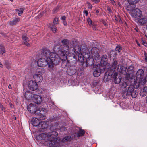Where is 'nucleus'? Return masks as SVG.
<instances>
[{
  "label": "nucleus",
  "mask_w": 147,
  "mask_h": 147,
  "mask_svg": "<svg viewBox=\"0 0 147 147\" xmlns=\"http://www.w3.org/2000/svg\"><path fill=\"white\" fill-rule=\"evenodd\" d=\"M33 78L36 83L37 82H41L43 78L42 76L40 74H36L33 76Z\"/></svg>",
  "instance_id": "obj_15"
},
{
  "label": "nucleus",
  "mask_w": 147,
  "mask_h": 147,
  "mask_svg": "<svg viewBox=\"0 0 147 147\" xmlns=\"http://www.w3.org/2000/svg\"><path fill=\"white\" fill-rule=\"evenodd\" d=\"M50 27L53 32L55 33L57 32V28L53 24L50 25Z\"/></svg>",
  "instance_id": "obj_29"
},
{
  "label": "nucleus",
  "mask_w": 147,
  "mask_h": 147,
  "mask_svg": "<svg viewBox=\"0 0 147 147\" xmlns=\"http://www.w3.org/2000/svg\"><path fill=\"white\" fill-rule=\"evenodd\" d=\"M0 107L2 111L4 112H5V108L1 103H0Z\"/></svg>",
  "instance_id": "obj_38"
},
{
  "label": "nucleus",
  "mask_w": 147,
  "mask_h": 147,
  "mask_svg": "<svg viewBox=\"0 0 147 147\" xmlns=\"http://www.w3.org/2000/svg\"><path fill=\"white\" fill-rule=\"evenodd\" d=\"M145 61L147 62V57H146V58L145 59Z\"/></svg>",
  "instance_id": "obj_53"
},
{
  "label": "nucleus",
  "mask_w": 147,
  "mask_h": 147,
  "mask_svg": "<svg viewBox=\"0 0 147 147\" xmlns=\"http://www.w3.org/2000/svg\"><path fill=\"white\" fill-rule=\"evenodd\" d=\"M122 49V47L119 45H118L117 46L116 48H115V50L117 51H118V52H119L121 51V50Z\"/></svg>",
  "instance_id": "obj_34"
},
{
  "label": "nucleus",
  "mask_w": 147,
  "mask_h": 147,
  "mask_svg": "<svg viewBox=\"0 0 147 147\" xmlns=\"http://www.w3.org/2000/svg\"><path fill=\"white\" fill-rule=\"evenodd\" d=\"M147 93V87L145 86L141 89L140 92V94L141 96L144 97L146 95Z\"/></svg>",
  "instance_id": "obj_17"
},
{
  "label": "nucleus",
  "mask_w": 147,
  "mask_h": 147,
  "mask_svg": "<svg viewBox=\"0 0 147 147\" xmlns=\"http://www.w3.org/2000/svg\"><path fill=\"white\" fill-rule=\"evenodd\" d=\"M84 13L86 14V16H87L88 15V11L86 10H84Z\"/></svg>",
  "instance_id": "obj_46"
},
{
  "label": "nucleus",
  "mask_w": 147,
  "mask_h": 147,
  "mask_svg": "<svg viewBox=\"0 0 147 147\" xmlns=\"http://www.w3.org/2000/svg\"><path fill=\"white\" fill-rule=\"evenodd\" d=\"M129 5L127 6V10L131 11L136 7V4L139 1V0H127Z\"/></svg>",
  "instance_id": "obj_11"
},
{
  "label": "nucleus",
  "mask_w": 147,
  "mask_h": 147,
  "mask_svg": "<svg viewBox=\"0 0 147 147\" xmlns=\"http://www.w3.org/2000/svg\"><path fill=\"white\" fill-rule=\"evenodd\" d=\"M76 68V67L75 66H71L69 67L67 69V71L69 72V71H70V73L68 74V75L71 76L74 74L76 72V70L75 69H73L71 70V69Z\"/></svg>",
  "instance_id": "obj_21"
},
{
  "label": "nucleus",
  "mask_w": 147,
  "mask_h": 147,
  "mask_svg": "<svg viewBox=\"0 0 147 147\" xmlns=\"http://www.w3.org/2000/svg\"><path fill=\"white\" fill-rule=\"evenodd\" d=\"M24 44H25L26 46H27L28 47H29L30 46V45L29 43H28V42H26L24 43Z\"/></svg>",
  "instance_id": "obj_44"
},
{
  "label": "nucleus",
  "mask_w": 147,
  "mask_h": 147,
  "mask_svg": "<svg viewBox=\"0 0 147 147\" xmlns=\"http://www.w3.org/2000/svg\"><path fill=\"white\" fill-rule=\"evenodd\" d=\"M38 65L40 67H45L48 65V68L49 69H52L54 64L53 62L51 60L48 59V58H42L39 59L37 61Z\"/></svg>",
  "instance_id": "obj_6"
},
{
  "label": "nucleus",
  "mask_w": 147,
  "mask_h": 147,
  "mask_svg": "<svg viewBox=\"0 0 147 147\" xmlns=\"http://www.w3.org/2000/svg\"><path fill=\"white\" fill-rule=\"evenodd\" d=\"M107 10L109 13H112V10L111 8L109 7H107Z\"/></svg>",
  "instance_id": "obj_43"
},
{
  "label": "nucleus",
  "mask_w": 147,
  "mask_h": 147,
  "mask_svg": "<svg viewBox=\"0 0 147 147\" xmlns=\"http://www.w3.org/2000/svg\"><path fill=\"white\" fill-rule=\"evenodd\" d=\"M31 123L34 126H39L40 129H43L47 127V125L45 122H40L38 119L36 118H33L31 119Z\"/></svg>",
  "instance_id": "obj_8"
},
{
  "label": "nucleus",
  "mask_w": 147,
  "mask_h": 147,
  "mask_svg": "<svg viewBox=\"0 0 147 147\" xmlns=\"http://www.w3.org/2000/svg\"><path fill=\"white\" fill-rule=\"evenodd\" d=\"M144 74V71L142 69H139L136 73V77L137 79L143 77Z\"/></svg>",
  "instance_id": "obj_16"
},
{
  "label": "nucleus",
  "mask_w": 147,
  "mask_h": 147,
  "mask_svg": "<svg viewBox=\"0 0 147 147\" xmlns=\"http://www.w3.org/2000/svg\"><path fill=\"white\" fill-rule=\"evenodd\" d=\"M8 88L9 89H11L12 88L10 84L8 86Z\"/></svg>",
  "instance_id": "obj_50"
},
{
  "label": "nucleus",
  "mask_w": 147,
  "mask_h": 147,
  "mask_svg": "<svg viewBox=\"0 0 147 147\" xmlns=\"http://www.w3.org/2000/svg\"><path fill=\"white\" fill-rule=\"evenodd\" d=\"M15 120H16V117H15Z\"/></svg>",
  "instance_id": "obj_60"
},
{
  "label": "nucleus",
  "mask_w": 147,
  "mask_h": 147,
  "mask_svg": "<svg viewBox=\"0 0 147 147\" xmlns=\"http://www.w3.org/2000/svg\"><path fill=\"white\" fill-rule=\"evenodd\" d=\"M87 4H88V8L89 9H92V6L91 4L90 3L88 2H87Z\"/></svg>",
  "instance_id": "obj_39"
},
{
  "label": "nucleus",
  "mask_w": 147,
  "mask_h": 147,
  "mask_svg": "<svg viewBox=\"0 0 147 147\" xmlns=\"http://www.w3.org/2000/svg\"><path fill=\"white\" fill-rule=\"evenodd\" d=\"M111 3L113 5L115 3V1L113 0H110Z\"/></svg>",
  "instance_id": "obj_49"
},
{
  "label": "nucleus",
  "mask_w": 147,
  "mask_h": 147,
  "mask_svg": "<svg viewBox=\"0 0 147 147\" xmlns=\"http://www.w3.org/2000/svg\"><path fill=\"white\" fill-rule=\"evenodd\" d=\"M20 21L19 18H16L13 19V20L10 21L9 22V24L11 26H13L16 24L17 22Z\"/></svg>",
  "instance_id": "obj_23"
},
{
  "label": "nucleus",
  "mask_w": 147,
  "mask_h": 147,
  "mask_svg": "<svg viewBox=\"0 0 147 147\" xmlns=\"http://www.w3.org/2000/svg\"><path fill=\"white\" fill-rule=\"evenodd\" d=\"M91 1L95 3H98L100 1V0H91Z\"/></svg>",
  "instance_id": "obj_42"
},
{
  "label": "nucleus",
  "mask_w": 147,
  "mask_h": 147,
  "mask_svg": "<svg viewBox=\"0 0 147 147\" xmlns=\"http://www.w3.org/2000/svg\"><path fill=\"white\" fill-rule=\"evenodd\" d=\"M36 107L33 104H30L27 106L28 111L31 113H34L35 115L40 116V120L45 119H46V117L44 115L45 113V109L44 108H39L36 109Z\"/></svg>",
  "instance_id": "obj_5"
},
{
  "label": "nucleus",
  "mask_w": 147,
  "mask_h": 147,
  "mask_svg": "<svg viewBox=\"0 0 147 147\" xmlns=\"http://www.w3.org/2000/svg\"><path fill=\"white\" fill-rule=\"evenodd\" d=\"M22 38L24 43L26 42H28L30 41L29 39L25 35H22Z\"/></svg>",
  "instance_id": "obj_31"
},
{
  "label": "nucleus",
  "mask_w": 147,
  "mask_h": 147,
  "mask_svg": "<svg viewBox=\"0 0 147 147\" xmlns=\"http://www.w3.org/2000/svg\"><path fill=\"white\" fill-rule=\"evenodd\" d=\"M133 69V67L132 66H129L127 69L126 67L121 65H119L117 68V71L123 74L125 72L126 74H129V71H132Z\"/></svg>",
  "instance_id": "obj_9"
},
{
  "label": "nucleus",
  "mask_w": 147,
  "mask_h": 147,
  "mask_svg": "<svg viewBox=\"0 0 147 147\" xmlns=\"http://www.w3.org/2000/svg\"><path fill=\"white\" fill-rule=\"evenodd\" d=\"M28 87L29 89L32 90H35L38 88L37 83L35 81L32 80L30 81L29 82Z\"/></svg>",
  "instance_id": "obj_13"
},
{
  "label": "nucleus",
  "mask_w": 147,
  "mask_h": 147,
  "mask_svg": "<svg viewBox=\"0 0 147 147\" xmlns=\"http://www.w3.org/2000/svg\"><path fill=\"white\" fill-rule=\"evenodd\" d=\"M65 19H66V17L65 16H63L61 18V19L64 21H65Z\"/></svg>",
  "instance_id": "obj_47"
},
{
  "label": "nucleus",
  "mask_w": 147,
  "mask_h": 147,
  "mask_svg": "<svg viewBox=\"0 0 147 147\" xmlns=\"http://www.w3.org/2000/svg\"><path fill=\"white\" fill-rule=\"evenodd\" d=\"M107 58L106 55H105L102 56L101 59V63L103 65H105L107 64Z\"/></svg>",
  "instance_id": "obj_20"
},
{
  "label": "nucleus",
  "mask_w": 147,
  "mask_h": 147,
  "mask_svg": "<svg viewBox=\"0 0 147 147\" xmlns=\"http://www.w3.org/2000/svg\"><path fill=\"white\" fill-rule=\"evenodd\" d=\"M108 73V71H107V72H106V74H107V73Z\"/></svg>",
  "instance_id": "obj_58"
},
{
  "label": "nucleus",
  "mask_w": 147,
  "mask_h": 147,
  "mask_svg": "<svg viewBox=\"0 0 147 147\" xmlns=\"http://www.w3.org/2000/svg\"><path fill=\"white\" fill-rule=\"evenodd\" d=\"M92 27L93 28L94 30L96 31L98 30V26L96 25H92Z\"/></svg>",
  "instance_id": "obj_37"
},
{
  "label": "nucleus",
  "mask_w": 147,
  "mask_h": 147,
  "mask_svg": "<svg viewBox=\"0 0 147 147\" xmlns=\"http://www.w3.org/2000/svg\"><path fill=\"white\" fill-rule=\"evenodd\" d=\"M146 78V79L147 80V74L146 75V76L145 77Z\"/></svg>",
  "instance_id": "obj_57"
},
{
  "label": "nucleus",
  "mask_w": 147,
  "mask_h": 147,
  "mask_svg": "<svg viewBox=\"0 0 147 147\" xmlns=\"http://www.w3.org/2000/svg\"><path fill=\"white\" fill-rule=\"evenodd\" d=\"M59 21L57 18H55L53 20V23L54 24H57L59 23Z\"/></svg>",
  "instance_id": "obj_36"
},
{
  "label": "nucleus",
  "mask_w": 147,
  "mask_h": 147,
  "mask_svg": "<svg viewBox=\"0 0 147 147\" xmlns=\"http://www.w3.org/2000/svg\"><path fill=\"white\" fill-rule=\"evenodd\" d=\"M32 99L34 103L37 104H40L42 101V98L36 94H34L32 96Z\"/></svg>",
  "instance_id": "obj_14"
},
{
  "label": "nucleus",
  "mask_w": 147,
  "mask_h": 147,
  "mask_svg": "<svg viewBox=\"0 0 147 147\" xmlns=\"http://www.w3.org/2000/svg\"><path fill=\"white\" fill-rule=\"evenodd\" d=\"M58 135L57 132L53 131L47 134H41L37 138L45 141L43 143L45 146L51 147L56 145L58 142L57 138Z\"/></svg>",
  "instance_id": "obj_3"
},
{
  "label": "nucleus",
  "mask_w": 147,
  "mask_h": 147,
  "mask_svg": "<svg viewBox=\"0 0 147 147\" xmlns=\"http://www.w3.org/2000/svg\"><path fill=\"white\" fill-rule=\"evenodd\" d=\"M59 124L58 123H55L54 122V123L52 124L51 125V127H50V129H52L53 130H54L56 129H59L58 127V126Z\"/></svg>",
  "instance_id": "obj_27"
},
{
  "label": "nucleus",
  "mask_w": 147,
  "mask_h": 147,
  "mask_svg": "<svg viewBox=\"0 0 147 147\" xmlns=\"http://www.w3.org/2000/svg\"><path fill=\"white\" fill-rule=\"evenodd\" d=\"M71 140V136H67L63 138L62 140V142H69Z\"/></svg>",
  "instance_id": "obj_28"
},
{
  "label": "nucleus",
  "mask_w": 147,
  "mask_h": 147,
  "mask_svg": "<svg viewBox=\"0 0 147 147\" xmlns=\"http://www.w3.org/2000/svg\"><path fill=\"white\" fill-rule=\"evenodd\" d=\"M140 85H141V84H140L139 82H136L135 83H134V85L133 86L134 87V88H135L136 89L138 88L140 86Z\"/></svg>",
  "instance_id": "obj_33"
},
{
  "label": "nucleus",
  "mask_w": 147,
  "mask_h": 147,
  "mask_svg": "<svg viewBox=\"0 0 147 147\" xmlns=\"http://www.w3.org/2000/svg\"><path fill=\"white\" fill-rule=\"evenodd\" d=\"M24 9L23 8H20L19 9H15L16 12H18V16H20L21 14L23 13L24 11Z\"/></svg>",
  "instance_id": "obj_30"
},
{
  "label": "nucleus",
  "mask_w": 147,
  "mask_h": 147,
  "mask_svg": "<svg viewBox=\"0 0 147 147\" xmlns=\"http://www.w3.org/2000/svg\"><path fill=\"white\" fill-rule=\"evenodd\" d=\"M114 82L115 84H118L121 82V78L120 76L117 77V74L115 73L114 74Z\"/></svg>",
  "instance_id": "obj_18"
},
{
  "label": "nucleus",
  "mask_w": 147,
  "mask_h": 147,
  "mask_svg": "<svg viewBox=\"0 0 147 147\" xmlns=\"http://www.w3.org/2000/svg\"><path fill=\"white\" fill-rule=\"evenodd\" d=\"M86 52L84 55L82 59H81L79 61L82 62L85 59L86 60V64L87 65L92 66L94 65V59L96 60H98L100 58V55L98 53V49L96 47H93L91 50V53L92 56L90 54V51L88 49H86L84 50Z\"/></svg>",
  "instance_id": "obj_2"
},
{
  "label": "nucleus",
  "mask_w": 147,
  "mask_h": 147,
  "mask_svg": "<svg viewBox=\"0 0 147 147\" xmlns=\"http://www.w3.org/2000/svg\"><path fill=\"white\" fill-rule=\"evenodd\" d=\"M119 65H118V62L117 61L113 59V62L112 63V66L110 68V71L111 72H109V74H108V75L109 76L112 75L113 74V73L116 71V68L117 66H118V67ZM117 71L119 72L117 70Z\"/></svg>",
  "instance_id": "obj_12"
},
{
  "label": "nucleus",
  "mask_w": 147,
  "mask_h": 147,
  "mask_svg": "<svg viewBox=\"0 0 147 147\" xmlns=\"http://www.w3.org/2000/svg\"><path fill=\"white\" fill-rule=\"evenodd\" d=\"M0 55H5V48L3 45H0Z\"/></svg>",
  "instance_id": "obj_24"
},
{
  "label": "nucleus",
  "mask_w": 147,
  "mask_h": 147,
  "mask_svg": "<svg viewBox=\"0 0 147 147\" xmlns=\"http://www.w3.org/2000/svg\"><path fill=\"white\" fill-rule=\"evenodd\" d=\"M3 66V65L1 64V63L0 62V67H2Z\"/></svg>",
  "instance_id": "obj_52"
},
{
  "label": "nucleus",
  "mask_w": 147,
  "mask_h": 147,
  "mask_svg": "<svg viewBox=\"0 0 147 147\" xmlns=\"http://www.w3.org/2000/svg\"><path fill=\"white\" fill-rule=\"evenodd\" d=\"M63 23L64 25L66 26L67 23L65 21H63Z\"/></svg>",
  "instance_id": "obj_51"
},
{
  "label": "nucleus",
  "mask_w": 147,
  "mask_h": 147,
  "mask_svg": "<svg viewBox=\"0 0 147 147\" xmlns=\"http://www.w3.org/2000/svg\"><path fill=\"white\" fill-rule=\"evenodd\" d=\"M127 82V80H125L121 82L120 84L123 97L126 98L127 96H131L132 98H136L138 95L137 92L134 90L133 85L129 84Z\"/></svg>",
  "instance_id": "obj_4"
},
{
  "label": "nucleus",
  "mask_w": 147,
  "mask_h": 147,
  "mask_svg": "<svg viewBox=\"0 0 147 147\" xmlns=\"http://www.w3.org/2000/svg\"><path fill=\"white\" fill-rule=\"evenodd\" d=\"M61 42L62 44L59 47L58 51L59 54L61 56V57H59L56 53L51 52L50 50L47 49H43L42 54L43 57L46 59L48 58V59L53 62L54 65L57 64L61 60L62 61V64L67 66L68 63L67 54L72 55L73 57H74L75 55L73 53H69L70 50L72 47H69V41L67 39H63Z\"/></svg>",
  "instance_id": "obj_1"
},
{
  "label": "nucleus",
  "mask_w": 147,
  "mask_h": 147,
  "mask_svg": "<svg viewBox=\"0 0 147 147\" xmlns=\"http://www.w3.org/2000/svg\"><path fill=\"white\" fill-rule=\"evenodd\" d=\"M99 13V11L98 10L96 11V13Z\"/></svg>",
  "instance_id": "obj_55"
},
{
  "label": "nucleus",
  "mask_w": 147,
  "mask_h": 147,
  "mask_svg": "<svg viewBox=\"0 0 147 147\" xmlns=\"http://www.w3.org/2000/svg\"><path fill=\"white\" fill-rule=\"evenodd\" d=\"M103 23L105 26H106L107 25V24L106 23L105 21H103Z\"/></svg>",
  "instance_id": "obj_48"
},
{
  "label": "nucleus",
  "mask_w": 147,
  "mask_h": 147,
  "mask_svg": "<svg viewBox=\"0 0 147 147\" xmlns=\"http://www.w3.org/2000/svg\"><path fill=\"white\" fill-rule=\"evenodd\" d=\"M87 21L89 25L92 26V21L89 18L87 19Z\"/></svg>",
  "instance_id": "obj_35"
},
{
  "label": "nucleus",
  "mask_w": 147,
  "mask_h": 147,
  "mask_svg": "<svg viewBox=\"0 0 147 147\" xmlns=\"http://www.w3.org/2000/svg\"><path fill=\"white\" fill-rule=\"evenodd\" d=\"M101 74V70L99 68L96 69L94 71L93 74L94 76L95 77H98L100 76Z\"/></svg>",
  "instance_id": "obj_22"
},
{
  "label": "nucleus",
  "mask_w": 147,
  "mask_h": 147,
  "mask_svg": "<svg viewBox=\"0 0 147 147\" xmlns=\"http://www.w3.org/2000/svg\"><path fill=\"white\" fill-rule=\"evenodd\" d=\"M138 21L141 24H144L147 22V18L146 17L143 18L139 19Z\"/></svg>",
  "instance_id": "obj_26"
},
{
  "label": "nucleus",
  "mask_w": 147,
  "mask_h": 147,
  "mask_svg": "<svg viewBox=\"0 0 147 147\" xmlns=\"http://www.w3.org/2000/svg\"><path fill=\"white\" fill-rule=\"evenodd\" d=\"M131 16L136 18H139L142 15L141 11L138 9L134 8L133 10L129 11Z\"/></svg>",
  "instance_id": "obj_10"
},
{
  "label": "nucleus",
  "mask_w": 147,
  "mask_h": 147,
  "mask_svg": "<svg viewBox=\"0 0 147 147\" xmlns=\"http://www.w3.org/2000/svg\"><path fill=\"white\" fill-rule=\"evenodd\" d=\"M30 96V93L29 91H26L25 93V96L26 99L29 98Z\"/></svg>",
  "instance_id": "obj_32"
},
{
  "label": "nucleus",
  "mask_w": 147,
  "mask_h": 147,
  "mask_svg": "<svg viewBox=\"0 0 147 147\" xmlns=\"http://www.w3.org/2000/svg\"><path fill=\"white\" fill-rule=\"evenodd\" d=\"M48 101L49 105H53L54 104L53 102L51 101L50 98L49 99V101Z\"/></svg>",
  "instance_id": "obj_40"
},
{
  "label": "nucleus",
  "mask_w": 147,
  "mask_h": 147,
  "mask_svg": "<svg viewBox=\"0 0 147 147\" xmlns=\"http://www.w3.org/2000/svg\"><path fill=\"white\" fill-rule=\"evenodd\" d=\"M146 102L147 103V96L146 97Z\"/></svg>",
  "instance_id": "obj_56"
},
{
  "label": "nucleus",
  "mask_w": 147,
  "mask_h": 147,
  "mask_svg": "<svg viewBox=\"0 0 147 147\" xmlns=\"http://www.w3.org/2000/svg\"><path fill=\"white\" fill-rule=\"evenodd\" d=\"M138 82H139L141 85H144L147 82V80L145 77H142L139 79H137Z\"/></svg>",
  "instance_id": "obj_19"
},
{
  "label": "nucleus",
  "mask_w": 147,
  "mask_h": 147,
  "mask_svg": "<svg viewBox=\"0 0 147 147\" xmlns=\"http://www.w3.org/2000/svg\"><path fill=\"white\" fill-rule=\"evenodd\" d=\"M10 1H13V0H10Z\"/></svg>",
  "instance_id": "obj_59"
},
{
  "label": "nucleus",
  "mask_w": 147,
  "mask_h": 147,
  "mask_svg": "<svg viewBox=\"0 0 147 147\" xmlns=\"http://www.w3.org/2000/svg\"><path fill=\"white\" fill-rule=\"evenodd\" d=\"M73 49L76 55H78L79 57L78 60L79 61L81 59H82L84 57V55L85 54L86 51L84 50L88 48L85 47L81 49V48L78 45L73 46Z\"/></svg>",
  "instance_id": "obj_7"
},
{
  "label": "nucleus",
  "mask_w": 147,
  "mask_h": 147,
  "mask_svg": "<svg viewBox=\"0 0 147 147\" xmlns=\"http://www.w3.org/2000/svg\"><path fill=\"white\" fill-rule=\"evenodd\" d=\"M66 129V128L64 127H61L60 128V130L62 131H65Z\"/></svg>",
  "instance_id": "obj_41"
},
{
  "label": "nucleus",
  "mask_w": 147,
  "mask_h": 147,
  "mask_svg": "<svg viewBox=\"0 0 147 147\" xmlns=\"http://www.w3.org/2000/svg\"><path fill=\"white\" fill-rule=\"evenodd\" d=\"M142 44L145 47L147 46V43L145 41H143Z\"/></svg>",
  "instance_id": "obj_45"
},
{
  "label": "nucleus",
  "mask_w": 147,
  "mask_h": 147,
  "mask_svg": "<svg viewBox=\"0 0 147 147\" xmlns=\"http://www.w3.org/2000/svg\"><path fill=\"white\" fill-rule=\"evenodd\" d=\"M115 19L116 20H117V21H118L117 19V18L116 17V16H115Z\"/></svg>",
  "instance_id": "obj_54"
},
{
  "label": "nucleus",
  "mask_w": 147,
  "mask_h": 147,
  "mask_svg": "<svg viewBox=\"0 0 147 147\" xmlns=\"http://www.w3.org/2000/svg\"><path fill=\"white\" fill-rule=\"evenodd\" d=\"M85 133V131L83 129H80L77 133V136L78 137L83 136Z\"/></svg>",
  "instance_id": "obj_25"
}]
</instances>
